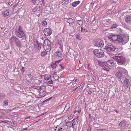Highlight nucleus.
Masks as SVG:
<instances>
[{
	"mask_svg": "<svg viewBox=\"0 0 131 131\" xmlns=\"http://www.w3.org/2000/svg\"><path fill=\"white\" fill-rule=\"evenodd\" d=\"M115 75L118 78H120L122 76V72L120 71H118L116 73Z\"/></svg>",
	"mask_w": 131,
	"mask_h": 131,
	"instance_id": "4be33fe9",
	"label": "nucleus"
},
{
	"mask_svg": "<svg viewBox=\"0 0 131 131\" xmlns=\"http://www.w3.org/2000/svg\"><path fill=\"white\" fill-rule=\"evenodd\" d=\"M67 22L69 23L70 26L74 24L73 19L71 18H69L67 20Z\"/></svg>",
	"mask_w": 131,
	"mask_h": 131,
	"instance_id": "aec40b11",
	"label": "nucleus"
},
{
	"mask_svg": "<svg viewBox=\"0 0 131 131\" xmlns=\"http://www.w3.org/2000/svg\"><path fill=\"white\" fill-rule=\"evenodd\" d=\"M101 129V131H107L106 129Z\"/></svg>",
	"mask_w": 131,
	"mask_h": 131,
	"instance_id": "864d4df0",
	"label": "nucleus"
},
{
	"mask_svg": "<svg viewBox=\"0 0 131 131\" xmlns=\"http://www.w3.org/2000/svg\"><path fill=\"white\" fill-rule=\"evenodd\" d=\"M41 6H43L45 4L44 3V0H41Z\"/></svg>",
	"mask_w": 131,
	"mask_h": 131,
	"instance_id": "4c0bfd02",
	"label": "nucleus"
},
{
	"mask_svg": "<svg viewBox=\"0 0 131 131\" xmlns=\"http://www.w3.org/2000/svg\"><path fill=\"white\" fill-rule=\"evenodd\" d=\"M105 62H102L100 61H98V63L99 65L101 67L103 68V66H104L105 64Z\"/></svg>",
	"mask_w": 131,
	"mask_h": 131,
	"instance_id": "cd10ccee",
	"label": "nucleus"
},
{
	"mask_svg": "<svg viewBox=\"0 0 131 131\" xmlns=\"http://www.w3.org/2000/svg\"><path fill=\"white\" fill-rule=\"evenodd\" d=\"M77 23L79 25L81 26L82 23V21L81 20H79L77 21Z\"/></svg>",
	"mask_w": 131,
	"mask_h": 131,
	"instance_id": "2f4dec72",
	"label": "nucleus"
},
{
	"mask_svg": "<svg viewBox=\"0 0 131 131\" xmlns=\"http://www.w3.org/2000/svg\"><path fill=\"white\" fill-rule=\"evenodd\" d=\"M106 65H108L110 67H115V65L114 63V61L112 60H110L107 61L106 62Z\"/></svg>",
	"mask_w": 131,
	"mask_h": 131,
	"instance_id": "f8f14e48",
	"label": "nucleus"
},
{
	"mask_svg": "<svg viewBox=\"0 0 131 131\" xmlns=\"http://www.w3.org/2000/svg\"><path fill=\"white\" fill-rule=\"evenodd\" d=\"M113 58L119 64L123 65L125 64L126 60L125 58L122 56H115L113 57Z\"/></svg>",
	"mask_w": 131,
	"mask_h": 131,
	"instance_id": "7ed1b4c3",
	"label": "nucleus"
},
{
	"mask_svg": "<svg viewBox=\"0 0 131 131\" xmlns=\"http://www.w3.org/2000/svg\"><path fill=\"white\" fill-rule=\"evenodd\" d=\"M16 124V123L15 122H13L11 123V125L12 126H14Z\"/></svg>",
	"mask_w": 131,
	"mask_h": 131,
	"instance_id": "de8ad7c7",
	"label": "nucleus"
},
{
	"mask_svg": "<svg viewBox=\"0 0 131 131\" xmlns=\"http://www.w3.org/2000/svg\"><path fill=\"white\" fill-rule=\"evenodd\" d=\"M52 98V97H50L49 98L47 99L46 100L47 101H49L50 100H51Z\"/></svg>",
	"mask_w": 131,
	"mask_h": 131,
	"instance_id": "13d9d810",
	"label": "nucleus"
},
{
	"mask_svg": "<svg viewBox=\"0 0 131 131\" xmlns=\"http://www.w3.org/2000/svg\"><path fill=\"white\" fill-rule=\"evenodd\" d=\"M53 81L51 80L49 81L47 83V84H53Z\"/></svg>",
	"mask_w": 131,
	"mask_h": 131,
	"instance_id": "79ce46f5",
	"label": "nucleus"
},
{
	"mask_svg": "<svg viewBox=\"0 0 131 131\" xmlns=\"http://www.w3.org/2000/svg\"><path fill=\"white\" fill-rule=\"evenodd\" d=\"M69 0H63V2H64L63 4H67L69 3Z\"/></svg>",
	"mask_w": 131,
	"mask_h": 131,
	"instance_id": "e433bc0d",
	"label": "nucleus"
},
{
	"mask_svg": "<svg viewBox=\"0 0 131 131\" xmlns=\"http://www.w3.org/2000/svg\"><path fill=\"white\" fill-rule=\"evenodd\" d=\"M9 41L11 44H13L14 42L16 46L19 49H20L22 47L21 42L19 39L15 36L11 37L9 39Z\"/></svg>",
	"mask_w": 131,
	"mask_h": 131,
	"instance_id": "f257e3e1",
	"label": "nucleus"
},
{
	"mask_svg": "<svg viewBox=\"0 0 131 131\" xmlns=\"http://www.w3.org/2000/svg\"><path fill=\"white\" fill-rule=\"evenodd\" d=\"M118 36L116 35L111 34L108 36V38L113 42L116 43Z\"/></svg>",
	"mask_w": 131,
	"mask_h": 131,
	"instance_id": "6e6552de",
	"label": "nucleus"
},
{
	"mask_svg": "<svg viewBox=\"0 0 131 131\" xmlns=\"http://www.w3.org/2000/svg\"><path fill=\"white\" fill-rule=\"evenodd\" d=\"M75 37L78 40H81L82 39V37L80 36V34L78 33L75 36Z\"/></svg>",
	"mask_w": 131,
	"mask_h": 131,
	"instance_id": "c85d7f7f",
	"label": "nucleus"
},
{
	"mask_svg": "<svg viewBox=\"0 0 131 131\" xmlns=\"http://www.w3.org/2000/svg\"><path fill=\"white\" fill-rule=\"evenodd\" d=\"M41 89L43 91H45V86H42L41 87Z\"/></svg>",
	"mask_w": 131,
	"mask_h": 131,
	"instance_id": "09e8293b",
	"label": "nucleus"
},
{
	"mask_svg": "<svg viewBox=\"0 0 131 131\" xmlns=\"http://www.w3.org/2000/svg\"><path fill=\"white\" fill-rule=\"evenodd\" d=\"M75 125V122L73 123L70 122H67L66 123V126H68L70 127H72L73 128V130L74 129V126Z\"/></svg>",
	"mask_w": 131,
	"mask_h": 131,
	"instance_id": "9d476101",
	"label": "nucleus"
},
{
	"mask_svg": "<svg viewBox=\"0 0 131 131\" xmlns=\"http://www.w3.org/2000/svg\"><path fill=\"white\" fill-rule=\"evenodd\" d=\"M13 4V2H11L8 3V4L10 5H12Z\"/></svg>",
	"mask_w": 131,
	"mask_h": 131,
	"instance_id": "3c124183",
	"label": "nucleus"
},
{
	"mask_svg": "<svg viewBox=\"0 0 131 131\" xmlns=\"http://www.w3.org/2000/svg\"><path fill=\"white\" fill-rule=\"evenodd\" d=\"M73 117V116L72 115H70L68 117V119L69 120L71 119Z\"/></svg>",
	"mask_w": 131,
	"mask_h": 131,
	"instance_id": "37998d69",
	"label": "nucleus"
},
{
	"mask_svg": "<svg viewBox=\"0 0 131 131\" xmlns=\"http://www.w3.org/2000/svg\"><path fill=\"white\" fill-rule=\"evenodd\" d=\"M43 33L46 36H49L51 34L52 32L50 29L47 28L44 29Z\"/></svg>",
	"mask_w": 131,
	"mask_h": 131,
	"instance_id": "1a4fd4ad",
	"label": "nucleus"
},
{
	"mask_svg": "<svg viewBox=\"0 0 131 131\" xmlns=\"http://www.w3.org/2000/svg\"><path fill=\"white\" fill-rule=\"evenodd\" d=\"M117 70L123 71L125 72L126 73H127V71L122 67H118L117 68Z\"/></svg>",
	"mask_w": 131,
	"mask_h": 131,
	"instance_id": "b1692460",
	"label": "nucleus"
},
{
	"mask_svg": "<svg viewBox=\"0 0 131 131\" xmlns=\"http://www.w3.org/2000/svg\"><path fill=\"white\" fill-rule=\"evenodd\" d=\"M59 66H60L61 69H63V67L61 65V64H59Z\"/></svg>",
	"mask_w": 131,
	"mask_h": 131,
	"instance_id": "0e129e2a",
	"label": "nucleus"
},
{
	"mask_svg": "<svg viewBox=\"0 0 131 131\" xmlns=\"http://www.w3.org/2000/svg\"><path fill=\"white\" fill-rule=\"evenodd\" d=\"M117 24H113L112 26V28H116L117 26Z\"/></svg>",
	"mask_w": 131,
	"mask_h": 131,
	"instance_id": "58836bf2",
	"label": "nucleus"
},
{
	"mask_svg": "<svg viewBox=\"0 0 131 131\" xmlns=\"http://www.w3.org/2000/svg\"><path fill=\"white\" fill-rule=\"evenodd\" d=\"M123 37H122L121 36H118L117 40V42L116 41V43H122L123 44Z\"/></svg>",
	"mask_w": 131,
	"mask_h": 131,
	"instance_id": "412c9836",
	"label": "nucleus"
},
{
	"mask_svg": "<svg viewBox=\"0 0 131 131\" xmlns=\"http://www.w3.org/2000/svg\"><path fill=\"white\" fill-rule=\"evenodd\" d=\"M95 131H101V129H98L96 130H95Z\"/></svg>",
	"mask_w": 131,
	"mask_h": 131,
	"instance_id": "774afa93",
	"label": "nucleus"
},
{
	"mask_svg": "<svg viewBox=\"0 0 131 131\" xmlns=\"http://www.w3.org/2000/svg\"><path fill=\"white\" fill-rule=\"evenodd\" d=\"M37 7H36L32 9V11L34 12H35L37 10Z\"/></svg>",
	"mask_w": 131,
	"mask_h": 131,
	"instance_id": "ea45409f",
	"label": "nucleus"
},
{
	"mask_svg": "<svg viewBox=\"0 0 131 131\" xmlns=\"http://www.w3.org/2000/svg\"><path fill=\"white\" fill-rule=\"evenodd\" d=\"M44 79L45 80H48L51 79V76L47 74L44 75Z\"/></svg>",
	"mask_w": 131,
	"mask_h": 131,
	"instance_id": "5701e85b",
	"label": "nucleus"
},
{
	"mask_svg": "<svg viewBox=\"0 0 131 131\" xmlns=\"http://www.w3.org/2000/svg\"><path fill=\"white\" fill-rule=\"evenodd\" d=\"M129 36L128 35H126L123 37V44L124 45L127 43L129 41Z\"/></svg>",
	"mask_w": 131,
	"mask_h": 131,
	"instance_id": "2eb2a0df",
	"label": "nucleus"
},
{
	"mask_svg": "<svg viewBox=\"0 0 131 131\" xmlns=\"http://www.w3.org/2000/svg\"><path fill=\"white\" fill-rule=\"evenodd\" d=\"M87 92L89 94V95H91V94L92 92L91 90H87Z\"/></svg>",
	"mask_w": 131,
	"mask_h": 131,
	"instance_id": "a18cd8bd",
	"label": "nucleus"
},
{
	"mask_svg": "<svg viewBox=\"0 0 131 131\" xmlns=\"http://www.w3.org/2000/svg\"><path fill=\"white\" fill-rule=\"evenodd\" d=\"M125 21L127 23L131 24V15L130 16L129 15L126 16L125 17Z\"/></svg>",
	"mask_w": 131,
	"mask_h": 131,
	"instance_id": "f3484780",
	"label": "nucleus"
},
{
	"mask_svg": "<svg viewBox=\"0 0 131 131\" xmlns=\"http://www.w3.org/2000/svg\"><path fill=\"white\" fill-rule=\"evenodd\" d=\"M129 80L127 78L125 79L124 83V86L125 89H127L129 85Z\"/></svg>",
	"mask_w": 131,
	"mask_h": 131,
	"instance_id": "9b49d317",
	"label": "nucleus"
},
{
	"mask_svg": "<svg viewBox=\"0 0 131 131\" xmlns=\"http://www.w3.org/2000/svg\"><path fill=\"white\" fill-rule=\"evenodd\" d=\"M15 35L20 38H22L25 35L23 30L21 26H19L18 28L15 30Z\"/></svg>",
	"mask_w": 131,
	"mask_h": 131,
	"instance_id": "f03ea898",
	"label": "nucleus"
},
{
	"mask_svg": "<svg viewBox=\"0 0 131 131\" xmlns=\"http://www.w3.org/2000/svg\"><path fill=\"white\" fill-rule=\"evenodd\" d=\"M62 128H60L58 130V131H62Z\"/></svg>",
	"mask_w": 131,
	"mask_h": 131,
	"instance_id": "680f3d73",
	"label": "nucleus"
},
{
	"mask_svg": "<svg viewBox=\"0 0 131 131\" xmlns=\"http://www.w3.org/2000/svg\"><path fill=\"white\" fill-rule=\"evenodd\" d=\"M3 120L5 121V122H4L5 123H7V122H8L9 121V119L8 118H4Z\"/></svg>",
	"mask_w": 131,
	"mask_h": 131,
	"instance_id": "f704fd0d",
	"label": "nucleus"
},
{
	"mask_svg": "<svg viewBox=\"0 0 131 131\" xmlns=\"http://www.w3.org/2000/svg\"><path fill=\"white\" fill-rule=\"evenodd\" d=\"M78 116H77V117L76 119V122L77 123H78L79 121V119H78Z\"/></svg>",
	"mask_w": 131,
	"mask_h": 131,
	"instance_id": "8fccbe9b",
	"label": "nucleus"
},
{
	"mask_svg": "<svg viewBox=\"0 0 131 131\" xmlns=\"http://www.w3.org/2000/svg\"><path fill=\"white\" fill-rule=\"evenodd\" d=\"M22 69H21V71L23 72H24L25 70L24 68L23 67H22Z\"/></svg>",
	"mask_w": 131,
	"mask_h": 131,
	"instance_id": "052dcab7",
	"label": "nucleus"
},
{
	"mask_svg": "<svg viewBox=\"0 0 131 131\" xmlns=\"http://www.w3.org/2000/svg\"><path fill=\"white\" fill-rule=\"evenodd\" d=\"M52 98V97H50L49 98L47 99L46 100L47 101H49L50 100H51Z\"/></svg>",
	"mask_w": 131,
	"mask_h": 131,
	"instance_id": "bf43d9fd",
	"label": "nucleus"
},
{
	"mask_svg": "<svg viewBox=\"0 0 131 131\" xmlns=\"http://www.w3.org/2000/svg\"><path fill=\"white\" fill-rule=\"evenodd\" d=\"M52 98V97H50L49 98L47 99L46 100L47 101H49L50 100H51Z\"/></svg>",
	"mask_w": 131,
	"mask_h": 131,
	"instance_id": "4d7b16f0",
	"label": "nucleus"
},
{
	"mask_svg": "<svg viewBox=\"0 0 131 131\" xmlns=\"http://www.w3.org/2000/svg\"><path fill=\"white\" fill-rule=\"evenodd\" d=\"M78 87H77L75 89H73V90L72 91H73L75 90H76L78 88Z\"/></svg>",
	"mask_w": 131,
	"mask_h": 131,
	"instance_id": "69168bd1",
	"label": "nucleus"
},
{
	"mask_svg": "<svg viewBox=\"0 0 131 131\" xmlns=\"http://www.w3.org/2000/svg\"><path fill=\"white\" fill-rule=\"evenodd\" d=\"M70 107V105L69 104V103H67L66 104L65 108L64 110H66V111Z\"/></svg>",
	"mask_w": 131,
	"mask_h": 131,
	"instance_id": "7c9ffc66",
	"label": "nucleus"
},
{
	"mask_svg": "<svg viewBox=\"0 0 131 131\" xmlns=\"http://www.w3.org/2000/svg\"><path fill=\"white\" fill-rule=\"evenodd\" d=\"M43 48L47 52H49L51 50V42L49 40H45L43 44Z\"/></svg>",
	"mask_w": 131,
	"mask_h": 131,
	"instance_id": "20e7f679",
	"label": "nucleus"
},
{
	"mask_svg": "<svg viewBox=\"0 0 131 131\" xmlns=\"http://www.w3.org/2000/svg\"><path fill=\"white\" fill-rule=\"evenodd\" d=\"M112 13V11L111 10H109L107 11V13L108 14H111Z\"/></svg>",
	"mask_w": 131,
	"mask_h": 131,
	"instance_id": "49530a36",
	"label": "nucleus"
},
{
	"mask_svg": "<svg viewBox=\"0 0 131 131\" xmlns=\"http://www.w3.org/2000/svg\"><path fill=\"white\" fill-rule=\"evenodd\" d=\"M27 128H23L22 130H27Z\"/></svg>",
	"mask_w": 131,
	"mask_h": 131,
	"instance_id": "338daca9",
	"label": "nucleus"
},
{
	"mask_svg": "<svg viewBox=\"0 0 131 131\" xmlns=\"http://www.w3.org/2000/svg\"><path fill=\"white\" fill-rule=\"evenodd\" d=\"M105 47L106 50L109 52L114 51L115 49V48L111 44H107Z\"/></svg>",
	"mask_w": 131,
	"mask_h": 131,
	"instance_id": "0eeeda50",
	"label": "nucleus"
},
{
	"mask_svg": "<svg viewBox=\"0 0 131 131\" xmlns=\"http://www.w3.org/2000/svg\"><path fill=\"white\" fill-rule=\"evenodd\" d=\"M102 68L104 70L107 71H108L110 69V67L108 65H106V63L103 66Z\"/></svg>",
	"mask_w": 131,
	"mask_h": 131,
	"instance_id": "6ab92c4d",
	"label": "nucleus"
},
{
	"mask_svg": "<svg viewBox=\"0 0 131 131\" xmlns=\"http://www.w3.org/2000/svg\"><path fill=\"white\" fill-rule=\"evenodd\" d=\"M77 80V79L75 78H74L73 80V82H75Z\"/></svg>",
	"mask_w": 131,
	"mask_h": 131,
	"instance_id": "5fc2aeb1",
	"label": "nucleus"
},
{
	"mask_svg": "<svg viewBox=\"0 0 131 131\" xmlns=\"http://www.w3.org/2000/svg\"><path fill=\"white\" fill-rule=\"evenodd\" d=\"M111 22V20L110 19H108L103 20V23H106V25H108L110 24Z\"/></svg>",
	"mask_w": 131,
	"mask_h": 131,
	"instance_id": "a878e982",
	"label": "nucleus"
},
{
	"mask_svg": "<svg viewBox=\"0 0 131 131\" xmlns=\"http://www.w3.org/2000/svg\"><path fill=\"white\" fill-rule=\"evenodd\" d=\"M62 60V59L58 61H56L54 63H52L51 65V68L53 69L56 68L57 66L56 63H58L59 62L61 61Z\"/></svg>",
	"mask_w": 131,
	"mask_h": 131,
	"instance_id": "a211bd4d",
	"label": "nucleus"
},
{
	"mask_svg": "<svg viewBox=\"0 0 131 131\" xmlns=\"http://www.w3.org/2000/svg\"><path fill=\"white\" fill-rule=\"evenodd\" d=\"M94 44L96 46L99 47H102L104 45V41L102 39H98L94 42Z\"/></svg>",
	"mask_w": 131,
	"mask_h": 131,
	"instance_id": "423d86ee",
	"label": "nucleus"
},
{
	"mask_svg": "<svg viewBox=\"0 0 131 131\" xmlns=\"http://www.w3.org/2000/svg\"><path fill=\"white\" fill-rule=\"evenodd\" d=\"M37 1V0H31V2L34 5H35Z\"/></svg>",
	"mask_w": 131,
	"mask_h": 131,
	"instance_id": "c03bdc74",
	"label": "nucleus"
},
{
	"mask_svg": "<svg viewBox=\"0 0 131 131\" xmlns=\"http://www.w3.org/2000/svg\"><path fill=\"white\" fill-rule=\"evenodd\" d=\"M34 44L35 46L37 47L38 48H41V44L38 41L35 42Z\"/></svg>",
	"mask_w": 131,
	"mask_h": 131,
	"instance_id": "bb28decb",
	"label": "nucleus"
},
{
	"mask_svg": "<svg viewBox=\"0 0 131 131\" xmlns=\"http://www.w3.org/2000/svg\"><path fill=\"white\" fill-rule=\"evenodd\" d=\"M93 53L94 55L97 58H101L104 56L103 51L100 49H95L93 51Z\"/></svg>",
	"mask_w": 131,
	"mask_h": 131,
	"instance_id": "39448f33",
	"label": "nucleus"
},
{
	"mask_svg": "<svg viewBox=\"0 0 131 131\" xmlns=\"http://www.w3.org/2000/svg\"><path fill=\"white\" fill-rule=\"evenodd\" d=\"M88 30L84 28L83 27H82L81 28V31L82 32H87Z\"/></svg>",
	"mask_w": 131,
	"mask_h": 131,
	"instance_id": "473e14b6",
	"label": "nucleus"
},
{
	"mask_svg": "<svg viewBox=\"0 0 131 131\" xmlns=\"http://www.w3.org/2000/svg\"><path fill=\"white\" fill-rule=\"evenodd\" d=\"M56 57L57 58H62L63 56L62 52L59 50H57L55 53Z\"/></svg>",
	"mask_w": 131,
	"mask_h": 131,
	"instance_id": "4468645a",
	"label": "nucleus"
},
{
	"mask_svg": "<svg viewBox=\"0 0 131 131\" xmlns=\"http://www.w3.org/2000/svg\"><path fill=\"white\" fill-rule=\"evenodd\" d=\"M80 3V2L79 1H75L73 2L72 4V6L74 7H75L78 5Z\"/></svg>",
	"mask_w": 131,
	"mask_h": 131,
	"instance_id": "393cba45",
	"label": "nucleus"
},
{
	"mask_svg": "<svg viewBox=\"0 0 131 131\" xmlns=\"http://www.w3.org/2000/svg\"><path fill=\"white\" fill-rule=\"evenodd\" d=\"M52 98V97H50L49 98L47 99L46 100L47 101H49L50 100H51Z\"/></svg>",
	"mask_w": 131,
	"mask_h": 131,
	"instance_id": "6e6d98bb",
	"label": "nucleus"
},
{
	"mask_svg": "<svg viewBox=\"0 0 131 131\" xmlns=\"http://www.w3.org/2000/svg\"><path fill=\"white\" fill-rule=\"evenodd\" d=\"M118 125L119 126L123 128H125L127 126L126 122L124 121H121L119 123Z\"/></svg>",
	"mask_w": 131,
	"mask_h": 131,
	"instance_id": "dca6fc26",
	"label": "nucleus"
},
{
	"mask_svg": "<svg viewBox=\"0 0 131 131\" xmlns=\"http://www.w3.org/2000/svg\"><path fill=\"white\" fill-rule=\"evenodd\" d=\"M11 14V11L10 9L4 11L2 13V15L4 17L10 15Z\"/></svg>",
	"mask_w": 131,
	"mask_h": 131,
	"instance_id": "ddd939ff",
	"label": "nucleus"
},
{
	"mask_svg": "<svg viewBox=\"0 0 131 131\" xmlns=\"http://www.w3.org/2000/svg\"><path fill=\"white\" fill-rule=\"evenodd\" d=\"M42 25L43 26H45L47 25V23L46 21H44L42 23Z\"/></svg>",
	"mask_w": 131,
	"mask_h": 131,
	"instance_id": "a19ab883",
	"label": "nucleus"
},
{
	"mask_svg": "<svg viewBox=\"0 0 131 131\" xmlns=\"http://www.w3.org/2000/svg\"><path fill=\"white\" fill-rule=\"evenodd\" d=\"M89 19H87V18H85L84 19V21L86 22H88L89 21Z\"/></svg>",
	"mask_w": 131,
	"mask_h": 131,
	"instance_id": "603ef678",
	"label": "nucleus"
},
{
	"mask_svg": "<svg viewBox=\"0 0 131 131\" xmlns=\"http://www.w3.org/2000/svg\"><path fill=\"white\" fill-rule=\"evenodd\" d=\"M8 101L7 100H4L3 102V104L4 106H7L8 104Z\"/></svg>",
	"mask_w": 131,
	"mask_h": 131,
	"instance_id": "c756f323",
	"label": "nucleus"
},
{
	"mask_svg": "<svg viewBox=\"0 0 131 131\" xmlns=\"http://www.w3.org/2000/svg\"><path fill=\"white\" fill-rule=\"evenodd\" d=\"M47 52L45 51H43L41 53V55L42 57H45L47 54Z\"/></svg>",
	"mask_w": 131,
	"mask_h": 131,
	"instance_id": "c9c22d12",
	"label": "nucleus"
},
{
	"mask_svg": "<svg viewBox=\"0 0 131 131\" xmlns=\"http://www.w3.org/2000/svg\"><path fill=\"white\" fill-rule=\"evenodd\" d=\"M53 78L56 80H58L59 78L58 75L57 74H54L53 75Z\"/></svg>",
	"mask_w": 131,
	"mask_h": 131,
	"instance_id": "72a5a7b5",
	"label": "nucleus"
},
{
	"mask_svg": "<svg viewBox=\"0 0 131 131\" xmlns=\"http://www.w3.org/2000/svg\"><path fill=\"white\" fill-rule=\"evenodd\" d=\"M83 85L82 84V83L81 84V85L80 86V87L81 86V88H82V87H83Z\"/></svg>",
	"mask_w": 131,
	"mask_h": 131,
	"instance_id": "e2e57ef3",
	"label": "nucleus"
}]
</instances>
